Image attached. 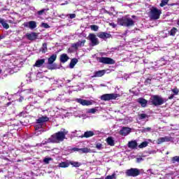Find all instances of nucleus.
<instances>
[{
	"mask_svg": "<svg viewBox=\"0 0 179 179\" xmlns=\"http://www.w3.org/2000/svg\"><path fill=\"white\" fill-rule=\"evenodd\" d=\"M66 135H68V131L65 129H62V131L52 134L50 137L48 138V141L50 143H59L66 139Z\"/></svg>",
	"mask_w": 179,
	"mask_h": 179,
	"instance_id": "f257e3e1",
	"label": "nucleus"
},
{
	"mask_svg": "<svg viewBox=\"0 0 179 179\" xmlns=\"http://www.w3.org/2000/svg\"><path fill=\"white\" fill-rule=\"evenodd\" d=\"M117 24L124 26V27H131L135 25V22L132 18L122 17V18H117Z\"/></svg>",
	"mask_w": 179,
	"mask_h": 179,
	"instance_id": "f03ea898",
	"label": "nucleus"
},
{
	"mask_svg": "<svg viewBox=\"0 0 179 179\" xmlns=\"http://www.w3.org/2000/svg\"><path fill=\"white\" fill-rule=\"evenodd\" d=\"M149 103H150L152 106L157 107L159 106H162V104H164V103H166V101L164 100V99L159 95H152L150 99Z\"/></svg>",
	"mask_w": 179,
	"mask_h": 179,
	"instance_id": "7ed1b4c3",
	"label": "nucleus"
},
{
	"mask_svg": "<svg viewBox=\"0 0 179 179\" xmlns=\"http://www.w3.org/2000/svg\"><path fill=\"white\" fill-rule=\"evenodd\" d=\"M150 17L153 20H157L158 19H160V15H162V10H159V8L156 7H152L150 9Z\"/></svg>",
	"mask_w": 179,
	"mask_h": 179,
	"instance_id": "20e7f679",
	"label": "nucleus"
},
{
	"mask_svg": "<svg viewBox=\"0 0 179 179\" xmlns=\"http://www.w3.org/2000/svg\"><path fill=\"white\" fill-rule=\"evenodd\" d=\"M57 61V55L53 54L48 59V66L47 69L53 71V69H57V64H54Z\"/></svg>",
	"mask_w": 179,
	"mask_h": 179,
	"instance_id": "39448f33",
	"label": "nucleus"
},
{
	"mask_svg": "<svg viewBox=\"0 0 179 179\" xmlns=\"http://www.w3.org/2000/svg\"><path fill=\"white\" fill-rule=\"evenodd\" d=\"M117 97H121L120 94H104L101 96L100 99L103 101H110V100H117Z\"/></svg>",
	"mask_w": 179,
	"mask_h": 179,
	"instance_id": "423d86ee",
	"label": "nucleus"
},
{
	"mask_svg": "<svg viewBox=\"0 0 179 179\" xmlns=\"http://www.w3.org/2000/svg\"><path fill=\"white\" fill-rule=\"evenodd\" d=\"M125 174L127 177H138L141 174V170L136 168H131L126 170Z\"/></svg>",
	"mask_w": 179,
	"mask_h": 179,
	"instance_id": "0eeeda50",
	"label": "nucleus"
},
{
	"mask_svg": "<svg viewBox=\"0 0 179 179\" xmlns=\"http://www.w3.org/2000/svg\"><path fill=\"white\" fill-rule=\"evenodd\" d=\"M99 62H101V64H105L106 65H114L115 64V60H113L111 59V57H99L98 58Z\"/></svg>",
	"mask_w": 179,
	"mask_h": 179,
	"instance_id": "6e6552de",
	"label": "nucleus"
},
{
	"mask_svg": "<svg viewBox=\"0 0 179 179\" xmlns=\"http://www.w3.org/2000/svg\"><path fill=\"white\" fill-rule=\"evenodd\" d=\"M88 40L91 41V44L92 47L95 45H99L100 44V41H99V38L96 36L94 34H90L88 36Z\"/></svg>",
	"mask_w": 179,
	"mask_h": 179,
	"instance_id": "1a4fd4ad",
	"label": "nucleus"
},
{
	"mask_svg": "<svg viewBox=\"0 0 179 179\" xmlns=\"http://www.w3.org/2000/svg\"><path fill=\"white\" fill-rule=\"evenodd\" d=\"M26 37L27 40H29L30 41H34L35 40H37L38 34L37 32L27 33L26 34Z\"/></svg>",
	"mask_w": 179,
	"mask_h": 179,
	"instance_id": "9d476101",
	"label": "nucleus"
},
{
	"mask_svg": "<svg viewBox=\"0 0 179 179\" xmlns=\"http://www.w3.org/2000/svg\"><path fill=\"white\" fill-rule=\"evenodd\" d=\"M97 37L99 38H102V40H106V38H110L111 34L107 33V32H99L97 34Z\"/></svg>",
	"mask_w": 179,
	"mask_h": 179,
	"instance_id": "9b49d317",
	"label": "nucleus"
},
{
	"mask_svg": "<svg viewBox=\"0 0 179 179\" xmlns=\"http://www.w3.org/2000/svg\"><path fill=\"white\" fill-rule=\"evenodd\" d=\"M48 121H50V117L47 116H42L36 120V124H41V125H43L44 122H48Z\"/></svg>",
	"mask_w": 179,
	"mask_h": 179,
	"instance_id": "f8f14e48",
	"label": "nucleus"
},
{
	"mask_svg": "<svg viewBox=\"0 0 179 179\" xmlns=\"http://www.w3.org/2000/svg\"><path fill=\"white\" fill-rule=\"evenodd\" d=\"M129 134H131V128L129 127H122L120 131V135H122V136H127Z\"/></svg>",
	"mask_w": 179,
	"mask_h": 179,
	"instance_id": "ddd939ff",
	"label": "nucleus"
},
{
	"mask_svg": "<svg viewBox=\"0 0 179 179\" xmlns=\"http://www.w3.org/2000/svg\"><path fill=\"white\" fill-rule=\"evenodd\" d=\"M77 103H79L81 104V106H92L93 103L90 101H87L86 99H76Z\"/></svg>",
	"mask_w": 179,
	"mask_h": 179,
	"instance_id": "4468645a",
	"label": "nucleus"
},
{
	"mask_svg": "<svg viewBox=\"0 0 179 179\" xmlns=\"http://www.w3.org/2000/svg\"><path fill=\"white\" fill-rule=\"evenodd\" d=\"M104 75H106V70H99L94 73L92 78H101V76H104Z\"/></svg>",
	"mask_w": 179,
	"mask_h": 179,
	"instance_id": "2eb2a0df",
	"label": "nucleus"
},
{
	"mask_svg": "<svg viewBox=\"0 0 179 179\" xmlns=\"http://www.w3.org/2000/svg\"><path fill=\"white\" fill-rule=\"evenodd\" d=\"M44 64H45V59H38L36 61L34 66H36V68H41Z\"/></svg>",
	"mask_w": 179,
	"mask_h": 179,
	"instance_id": "dca6fc26",
	"label": "nucleus"
},
{
	"mask_svg": "<svg viewBox=\"0 0 179 179\" xmlns=\"http://www.w3.org/2000/svg\"><path fill=\"white\" fill-rule=\"evenodd\" d=\"M171 141V138L165 136V137H161L157 139V143L158 145H160L161 143H163V142H170Z\"/></svg>",
	"mask_w": 179,
	"mask_h": 179,
	"instance_id": "f3484780",
	"label": "nucleus"
},
{
	"mask_svg": "<svg viewBox=\"0 0 179 179\" xmlns=\"http://www.w3.org/2000/svg\"><path fill=\"white\" fill-rule=\"evenodd\" d=\"M127 146L130 149H136V148H138V142H136V141H129Z\"/></svg>",
	"mask_w": 179,
	"mask_h": 179,
	"instance_id": "a211bd4d",
	"label": "nucleus"
},
{
	"mask_svg": "<svg viewBox=\"0 0 179 179\" xmlns=\"http://www.w3.org/2000/svg\"><path fill=\"white\" fill-rule=\"evenodd\" d=\"M138 103L141 104V107H146L148 106V100L143 99V98H138L137 100Z\"/></svg>",
	"mask_w": 179,
	"mask_h": 179,
	"instance_id": "6ab92c4d",
	"label": "nucleus"
},
{
	"mask_svg": "<svg viewBox=\"0 0 179 179\" xmlns=\"http://www.w3.org/2000/svg\"><path fill=\"white\" fill-rule=\"evenodd\" d=\"M91 136H94V132L92 131H87L83 136H81V138H91Z\"/></svg>",
	"mask_w": 179,
	"mask_h": 179,
	"instance_id": "aec40b11",
	"label": "nucleus"
},
{
	"mask_svg": "<svg viewBox=\"0 0 179 179\" xmlns=\"http://www.w3.org/2000/svg\"><path fill=\"white\" fill-rule=\"evenodd\" d=\"M68 59H69V57H68V55L64 53L60 55V62L65 64V62H68Z\"/></svg>",
	"mask_w": 179,
	"mask_h": 179,
	"instance_id": "412c9836",
	"label": "nucleus"
},
{
	"mask_svg": "<svg viewBox=\"0 0 179 179\" xmlns=\"http://www.w3.org/2000/svg\"><path fill=\"white\" fill-rule=\"evenodd\" d=\"M106 143L109 146H114L115 145V142L114 141V138L112 136H109L106 138Z\"/></svg>",
	"mask_w": 179,
	"mask_h": 179,
	"instance_id": "4be33fe9",
	"label": "nucleus"
},
{
	"mask_svg": "<svg viewBox=\"0 0 179 179\" xmlns=\"http://www.w3.org/2000/svg\"><path fill=\"white\" fill-rule=\"evenodd\" d=\"M40 52L42 54H45L47 51H48V48H47V43H44L42 45V47L39 49Z\"/></svg>",
	"mask_w": 179,
	"mask_h": 179,
	"instance_id": "5701e85b",
	"label": "nucleus"
},
{
	"mask_svg": "<svg viewBox=\"0 0 179 179\" xmlns=\"http://www.w3.org/2000/svg\"><path fill=\"white\" fill-rule=\"evenodd\" d=\"M78 64V59L73 58L71 60V62L69 64V67L73 69V68H75V65Z\"/></svg>",
	"mask_w": 179,
	"mask_h": 179,
	"instance_id": "b1692460",
	"label": "nucleus"
},
{
	"mask_svg": "<svg viewBox=\"0 0 179 179\" xmlns=\"http://www.w3.org/2000/svg\"><path fill=\"white\" fill-rule=\"evenodd\" d=\"M36 27H37V22H36V21L29 22V28L31 29V30L36 29Z\"/></svg>",
	"mask_w": 179,
	"mask_h": 179,
	"instance_id": "393cba45",
	"label": "nucleus"
},
{
	"mask_svg": "<svg viewBox=\"0 0 179 179\" xmlns=\"http://www.w3.org/2000/svg\"><path fill=\"white\" fill-rule=\"evenodd\" d=\"M0 23L3 26V29H6V30L9 29V24L5 22V20H3V19L0 18Z\"/></svg>",
	"mask_w": 179,
	"mask_h": 179,
	"instance_id": "a878e982",
	"label": "nucleus"
},
{
	"mask_svg": "<svg viewBox=\"0 0 179 179\" xmlns=\"http://www.w3.org/2000/svg\"><path fill=\"white\" fill-rule=\"evenodd\" d=\"M80 152L81 153H92V150L88 148H80Z\"/></svg>",
	"mask_w": 179,
	"mask_h": 179,
	"instance_id": "bb28decb",
	"label": "nucleus"
},
{
	"mask_svg": "<svg viewBox=\"0 0 179 179\" xmlns=\"http://www.w3.org/2000/svg\"><path fill=\"white\" fill-rule=\"evenodd\" d=\"M69 164L73 166V167H80V166H82L81 163L78 162H73V161L70 162Z\"/></svg>",
	"mask_w": 179,
	"mask_h": 179,
	"instance_id": "cd10ccee",
	"label": "nucleus"
},
{
	"mask_svg": "<svg viewBox=\"0 0 179 179\" xmlns=\"http://www.w3.org/2000/svg\"><path fill=\"white\" fill-rule=\"evenodd\" d=\"M69 164L68 162H61L59 164V166L62 167V169H66V167H69Z\"/></svg>",
	"mask_w": 179,
	"mask_h": 179,
	"instance_id": "c85d7f7f",
	"label": "nucleus"
},
{
	"mask_svg": "<svg viewBox=\"0 0 179 179\" xmlns=\"http://www.w3.org/2000/svg\"><path fill=\"white\" fill-rule=\"evenodd\" d=\"M148 145H149L148 141H143L138 145V148L139 149H143V148H146Z\"/></svg>",
	"mask_w": 179,
	"mask_h": 179,
	"instance_id": "c756f323",
	"label": "nucleus"
},
{
	"mask_svg": "<svg viewBox=\"0 0 179 179\" xmlns=\"http://www.w3.org/2000/svg\"><path fill=\"white\" fill-rule=\"evenodd\" d=\"M171 163H173V164H176V163H179V156L173 157L171 159Z\"/></svg>",
	"mask_w": 179,
	"mask_h": 179,
	"instance_id": "7c9ffc66",
	"label": "nucleus"
},
{
	"mask_svg": "<svg viewBox=\"0 0 179 179\" xmlns=\"http://www.w3.org/2000/svg\"><path fill=\"white\" fill-rule=\"evenodd\" d=\"M145 86H150L152 85V78H147L144 82Z\"/></svg>",
	"mask_w": 179,
	"mask_h": 179,
	"instance_id": "2f4dec72",
	"label": "nucleus"
},
{
	"mask_svg": "<svg viewBox=\"0 0 179 179\" xmlns=\"http://www.w3.org/2000/svg\"><path fill=\"white\" fill-rule=\"evenodd\" d=\"M139 120H145V118H149V116L145 113H141L138 115Z\"/></svg>",
	"mask_w": 179,
	"mask_h": 179,
	"instance_id": "473e14b6",
	"label": "nucleus"
},
{
	"mask_svg": "<svg viewBox=\"0 0 179 179\" xmlns=\"http://www.w3.org/2000/svg\"><path fill=\"white\" fill-rule=\"evenodd\" d=\"M176 33H177V28L173 27L170 31V36H176Z\"/></svg>",
	"mask_w": 179,
	"mask_h": 179,
	"instance_id": "72a5a7b5",
	"label": "nucleus"
},
{
	"mask_svg": "<svg viewBox=\"0 0 179 179\" xmlns=\"http://www.w3.org/2000/svg\"><path fill=\"white\" fill-rule=\"evenodd\" d=\"M169 0H162L159 6H161V8H163V6H166V5L169 3Z\"/></svg>",
	"mask_w": 179,
	"mask_h": 179,
	"instance_id": "f704fd0d",
	"label": "nucleus"
},
{
	"mask_svg": "<svg viewBox=\"0 0 179 179\" xmlns=\"http://www.w3.org/2000/svg\"><path fill=\"white\" fill-rule=\"evenodd\" d=\"M96 148L98 149V150H101V149H103V144L101 143H97L96 144Z\"/></svg>",
	"mask_w": 179,
	"mask_h": 179,
	"instance_id": "c9c22d12",
	"label": "nucleus"
},
{
	"mask_svg": "<svg viewBox=\"0 0 179 179\" xmlns=\"http://www.w3.org/2000/svg\"><path fill=\"white\" fill-rule=\"evenodd\" d=\"M90 29H91V30H93L94 31H97V30H99V26H97V25H91Z\"/></svg>",
	"mask_w": 179,
	"mask_h": 179,
	"instance_id": "e433bc0d",
	"label": "nucleus"
},
{
	"mask_svg": "<svg viewBox=\"0 0 179 179\" xmlns=\"http://www.w3.org/2000/svg\"><path fill=\"white\" fill-rule=\"evenodd\" d=\"M51 160H52V158L48 157V158H45L43 159V162L44 163H45V164H50V162H51Z\"/></svg>",
	"mask_w": 179,
	"mask_h": 179,
	"instance_id": "4c0bfd02",
	"label": "nucleus"
},
{
	"mask_svg": "<svg viewBox=\"0 0 179 179\" xmlns=\"http://www.w3.org/2000/svg\"><path fill=\"white\" fill-rule=\"evenodd\" d=\"M172 92H173L174 96H178V94L179 93V90L178 88H173L172 90Z\"/></svg>",
	"mask_w": 179,
	"mask_h": 179,
	"instance_id": "58836bf2",
	"label": "nucleus"
},
{
	"mask_svg": "<svg viewBox=\"0 0 179 179\" xmlns=\"http://www.w3.org/2000/svg\"><path fill=\"white\" fill-rule=\"evenodd\" d=\"M85 43H86V40H83L82 41H78L79 47H85Z\"/></svg>",
	"mask_w": 179,
	"mask_h": 179,
	"instance_id": "ea45409f",
	"label": "nucleus"
},
{
	"mask_svg": "<svg viewBox=\"0 0 179 179\" xmlns=\"http://www.w3.org/2000/svg\"><path fill=\"white\" fill-rule=\"evenodd\" d=\"M115 178V173H113L111 176H107L105 179H113Z\"/></svg>",
	"mask_w": 179,
	"mask_h": 179,
	"instance_id": "a19ab883",
	"label": "nucleus"
},
{
	"mask_svg": "<svg viewBox=\"0 0 179 179\" xmlns=\"http://www.w3.org/2000/svg\"><path fill=\"white\" fill-rule=\"evenodd\" d=\"M42 27H43L44 29H50V25H48V24L45 23V22H43L41 24Z\"/></svg>",
	"mask_w": 179,
	"mask_h": 179,
	"instance_id": "79ce46f5",
	"label": "nucleus"
},
{
	"mask_svg": "<svg viewBox=\"0 0 179 179\" xmlns=\"http://www.w3.org/2000/svg\"><path fill=\"white\" fill-rule=\"evenodd\" d=\"M79 43L78 42L76 43H73L72 45V48H74L75 50H78V48H79Z\"/></svg>",
	"mask_w": 179,
	"mask_h": 179,
	"instance_id": "37998d69",
	"label": "nucleus"
},
{
	"mask_svg": "<svg viewBox=\"0 0 179 179\" xmlns=\"http://www.w3.org/2000/svg\"><path fill=\"white\" fill-rule=\"evenodd\" d=\"M97 111V110L96 108H91L88 110V113H90V114H94V113H96Z\"/></svg>",
	"mask_w": 179,
	"mask_h": 179,
	"instance_id": "c03bdc74",
	"label": "nucleus"
},
{
	"mask_svg": "<svg viewBox=\"0 0 179 179\" xmlns=\"http://www.w3.org/2000/svg\"><path fill=\"white\" fill-rule=\"evenodd\" d=\"M41 128H43V124H38L35 126V130L37 131L38 129H41Z\"/></svg>",
	"mask_w": 179,
	"mask_h": 179,
	"instance_id": "a18cd8bd",
	"label": "nucleus"
},
{
	"mask_svg": "<svg viewBox=\"0 0 179 179\" xmlns=\"http://www.w3.org/2000/svg\"><path fill=\"white\" fill-rule=\"evenodd\" d=\"M44 12H45V9H42V10L38 11L37 14L39 15V16H41V15H43V13H44Z\"/></svg>",
	"mask_w": 179,
	"mask_h": 179,
	"instance_id": "49530a36",
	"label": "nucleus"
},
{
	"mask_svg": "<svg viewBox=\"0 0 179 179\" xmlns=\"http://www.w3.org/2000/svg\"><path fill=\"white\" fill-rule=\"evenodd\" d=\"M69 17L70 19H75V17H76V14L75 13L69 14Z\"/></svg>",
	"mask_w": 179,
	"mask_h": 179,
	"instance_id": "de8ad7c7",
	"label": "nucleus"
},
{
	"mask_svg": "<svg viewBox=\"0 0 179 179\" xmlns=\"http://www.w3.org/2000/svg\"><path fill=\"white\" fill-rule=\"evenodd\" d=\"M72 150H73L74 152H80V148H73Z\"/></svg>",
	"mask_w": 179,
	"mask_h": 179,
	"instance_id": "09e8293b",
	"label": "nucleus"
},
{
	"mask_svg": "<svg viewBox=\"0 0 179 179\" xmlns=\"http://www.w3.org/2000/svg\"><path fill=\"white\" fill-rule=\"evenodd\" d=\"M110 26H112V27H113V29H115V27H117V24L114 22H111L110 24Z\"/></svg>",
	"mask_w": 179,
	"mask_h": 179,
	"instance_id": "8fccbe9b",
	"label": "nucleus"
},
{
	"mask_svg": "<svg viewBox=\"0 0 179 179\" xmlns=\"http://www.w3.org/2000/svg\"><path fill=\"white\" fill-rule=\"evenodd\" d=\"M23 26H24V27H29V22H24Z\"/></svg>",
	"mask_w": 179,
	"mask_h": 179,
	"instance_id": "3c124183",
	"label": "nucleus"
},
{
	"mask_svg": "<svg viewBox=\"0 0 179 179\" xmlns=\"http://www.w3.org/2000/svg\"><path fill=\"white\" fill-rule=\"evenodd\" d=\"M174 99V94H171L170 96H169V100H173Z\"/></svg>",
	"mask_w": 179,
	"mask_h": 179,
	"instance_id": "603ef678",
	"label": "nucleus"
},
{
	"mask_svg": "<svg viewBox=\"0 0 179 179\" xmlns=\"http://www.w3.org/2000/svg\"><path fill=\"white\" fill-rule=\"evenodd\" d=\"M151 129H152V128H150V127H146V128H145V130L147 131V132L150 131Z\"/></svg>",
	"mask_w": 179,
	"mask_h": 179,
	"instance_id": "864d4df0",
	"label": "nucleus"
},
{
	"mask_svg": "<svg viewBox=\"0 0 179 179\" xmlns=\"http://www.w3.org/2000/svg\"><path fill=\"white\" fill-rule=\"evenodd\" d=\"M142 160H143V159H142V158H137L138 163L142 162Z\"/></svg>",
	"mask_w": 179,
	"mask_h": 179,
	"instance_id": "5fc2aeb1",
	"label": "nucleus"
},
{
	"mask_svg": "<svg viewBox=\"0 0 179 179\" xmlns=\"http://www.w3.org/2000/svg\"><path fill=\"white\" fill-rule=\"evenodd\" d=\"M142 132H148V131H146V128H144V129L142 130Z\"/></svg>",
	"mask_w": 179,
	"mask_h": 179,
	"instance_id": "6e6d98bb",
	"label": "nucleus"
},
{
	"mask_svg": "<svg viewBox=\"0 0 179 179\" xmlns=\"http://www.w3.org/2000/svg\"><path fill=\"white\" fill-rule=\"evenodd\" d=\"M176 5V3H171L169 4V6H174Z\"/></svg>",
	"mask_w": 179,
	"mask_h": 179,
	"instance_id": "4d7b16f0",
	"label": "nucleus"
},
{
	"mask_svg": "<svg viewBox=\"0 0 179 179\" xmlns=\"http://www.w3.org/2000/svg\"><path fill=\"white\" fill-rule=\"evenodd\" d=\"M22 100H23V98H22V97H21V98L20 99V101H22Z\"/></svg>",
	"mask_w": 179,
	"mask_h": 179,
	"instance_id": "13d9d810",
	"label": "nucleus"
},
{
	"mask_svg": "<svg viewBox=\"0 0 179 179\" xmlns=\"http://www.w3.org/2000/svg\"><path fill=\"white\" fill-rule=\"evenodd\" d=\"M0 40H2V36H0Z\"/></svg>",
	"mask_w": 179,
	"mask_h": 179,
	"instance_id": "bf43d9fd",
	"label": "nucleus"
},
{
	"mask_svg": "<svg viewBox=\"0 0 179 179\" xmlns=\"http://www.w3.org/2000/svg\"><path fill=\"white\" fill-rule=\"evenodd\" d=\"M0 72H1V70H0Z\"/></svg>",
	"mask_w": 179,
	"mask_h": 179,
	"instance_id": "052dcab7",
	"label": "nucleus"
}]
</instances>
